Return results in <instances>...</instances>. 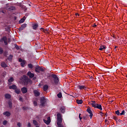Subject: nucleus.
I'll return each mask as SVG.
<instances>
[{"label": "nucleus", "mask_w": 127, "mask_h": 127, "mask_svg": "<svg viewBox=\"0 0 127 127\" xmlns=\"http://www.w3.org/2000/svg\"><path fill=\"white\" fill-rule=\"evenodd\" d=\"M7 10H9V11H11V10H14L15 9V7L14 6H11L9 8H7Z\"/></svg>", "instance_id": "f3484780"}, {"label": "nucleus", "mask_w": 127, "mask_h": 127, "mask_svg": "<svg viewBox=\"0 0 127 127\" xmlns=\"http://www.w3.org/2000/svg\"><path fill=\"white\" fill-rule=\"evenodd\" d=\"M35 71L37 73H40V71H41V72H43L44 71V69H43V68H42V67L38 65L35 67Z\"/></svg>", "instance_id": "20e7f679"}, {"label": "nucleus", "mask_w": 127, "mask_h": 127, "mask_svg": "<svg viewBox=\"0 0 127 127\" xmlns=\"http://www.w3.org/2000/svg\"><path fill=\"white\" fill-rule=\"evenodd\" d=\"M103 49H106V47H105V46H101L99 48V50H101V51L103 50Z\"/></svg>", "instance_id": "473e14b6"}, {"label": "nucleus", "mask_w": 127, "mask_h": 127, "mask_svg": "<svg viewBox=\"0 0 127 127\" xmlns=\"http://www.w3.org/2000/svg\"><path fill=\"white\" fill-rule=\"evenodd\" d=\"M33 29L34 30H36L37 29V28L38 27V24H34L32 25Z\"/></svg>", "instance_id": "6ab92c4d"}, {"label": "nucleus", "mask_w": 127, "mask_h": 127, "mask_svg": "<svg viewBox=\"0 0 127 127\" xmlns=\"http://www.w3.org/2000/svg\"><path fill=\"white\" fill-rule=\"evenodd\" d=\"M19 100L20 102H23V99H22V98L21 97H19Z\"/></svg>", "instance_id": "58836bf2"}, {"label": "nucleus", "mask_w": 127, "mask_h": 127, "mask_svg": "<svg viewBox=\"0 0 127 127\" xmlns=\"http://www.w3.org/2000/svg\"><path fill=\"white\" fill-rule=\"evenodd\" d=\"M44 122L46 125H49L50 123L51 122V120H50V117H48L47 120H46L45 119H44Z\"/></svg>", "instance_id": "1a4fd4ad"}, {"label": "nucleus", "mask_w": 127, "mask_h": 127, "mask_svg": "<svg viewBox=\"0 0 127 127\" xmlns=\"http://www.w3.org/2000/svg\"><path fill=\"white\" fill-rule=\"evenodd\" d=\"M97 104H98L96 103V102H95V101H93L92 103H91V106H92V107H93V108H96Z\"/></svg>", "instance_id": "5701e85b"}, {"label": "nucleus", "mask_w": 127, "mask_h": 127, "mask_svg": "<svg viewBox=\"0 0 127 127\" xmlns=\"http://www.w3.org/2000/svg\"><path fill=\"white\" fill-rule=\"evenodd\" d=\"M1 66L3 68H5V67H7V65L5 63H1Z\"/></svg>", "instance_id": "393cba45"}, {"label": "nucleus", "mask_w": 127, "mask_h": 127, "mask_svg": "<svg viewBox=\"0 0 127 127\" xmlns=\"http://www.w3.org/2000/svg\"><path fill=\"white\" fill-rule=\"evenodd\" d=\"M2 13H4V12L3 11H2Z\"/></svg>", "instance_id": "5fc2aeb1"}, {"label": "nucleus", "mask_w": 127, "mask_h": 127, "mask_svg": "<svg viewBox=\"0 0 127 127\" xmlns=\"http://www.w3.org/2000/svg\"><path fill=\"white\" fill-rule=\"evenodd\" d=\"M23 62V60H22V59H21V58H19V62Z\"/></svg>", "instance_id": "c03bdc74"}, {"label": "nucleus", "mask_w": 127, "mask_h": 127, "mask_svg": "<svg viewBox=\"0 0 127 127\" xmlns=\"http://www.w3.org/2000/svg\"><path fill=\"white\" fill-rule=\"evenodd\" d=\"M116 115H117V116H120V111L117 110V111H116Z\"/></svg>", "instance_id": "e433bc0d"}, {"label": "nucleus", "mask_w": 127, "mask_h": 127, "mask_svg": "<svg viewBox=\"0 0 127 127\" xmlns=\"http://www.w3.org/2000/svg\"><path fill=\"white\" fill-rule=\"evenodd\" d=\"M25 21V17H23L22 19H20V20L19 21V23H23L24 21Z\"/></svg>", "instance_id": "bb28decb"}, {"label": "nucleus", "mask_w": 127, "mask_h": 127, "mask_svg": "<svg viewBox=\"0 0 127 127\" xmlns=\"http://www.w3.org/2000/svg\"><path fill=\"white\" fill-rule=\"evenodd\" d=\"M26 26H27V24H23L21 25V26L19 28V30H23V29H24V28H25V27H26Z\"/></svg>", "instance_id": "4468645a"}, {"label": "nucleus", "mask_w": 127, "mask_h": 127, "mask_svg": "<svg viewBox=\"0 0 127 127\" xmlns=\"http://www.w3.org/2000/svg\"><path fill=\"white\" fill-rule=\"evenodd\" d=\"M6 124H7V121H4L3 122V126H5V125H6Z\"/></svg>", "instance_id": "4c0bfd02"}, {"label": "nucleus", "mask_w": 127, "mask_h": 127, "mask_svg": "<svg viewBox=\"0 0 127 127\" xmlns=\"http://www.w3.org/2000/svg\"><path fill=\"white\" fill-rule=\"evenodd\" d=\"M28 68H30V69H32V68H33L34 66L32 64H28Z\"/></svg>", "instance_id": "c85d7f7f"}, {"label": "nucleus", "mask_w": 127, "mask_h": 127, "mask_svg": "<svg viewBox=\"0 0 127 127\" xmlns=\"http://www.w3.org/2000/svg\"><path fill=\"white\" fill-rule=\"evenodd\" d=\"M21 91L23 94H26L27 93V88L24 87L21 89Z\"/></svg>", "instance_id": "9d476101"}, {"label": "nucleus", "mask_w": 127, "mask_h": 127, "mask_svg": "<svg viewBox=\"0 0 127 127\" xmlns=\"http://www.w3.org/2000/svg\"><path fill=\"white\" fill-rule=\"evenodd\" d=\"M33 92L35 97H38L40 96V93L39 92V91H38V90H34Z\"/></svg>", "instance_id": "9b49d317"}, {"label": "nucleus", "mask_w": 127, "mask_h": 127, "mask_svg": "<svg viewBox=\"0 0 127 127\" xmlns=\"http://www.w3.org/2000/svg\"><path fill=\"white\" fill-rule=\"evenodd\" d=\"M83 118L84 119V120H87V116H86L85 117V116H84Z\"/></svg>", "instance_id": "de8ad7c7"}, {"label": "nucleus", "mask_w": 127, "mask_h": 127, "mask_svg": "<svg viewBox=\"0 0 127 127\" xmlns=\"http://www.w3.org/2000/svg\"><path fill=\"white\" fill-rule=\"evenodd\" d=\"M79 120L81 121V120H82V118L81 117V114H79Z\"/></svg>", "instance_id": "a18cd8bd"}, {"label": "nucleus", "mask_w": 127, "mask_h": 127, "mask_svg": "<svg viewBox=\"0 0 127 127\" xmlns=\"http://www.w3.org/2000/svg\"><path fill=\"white\" fill-rule=\"evenodd\" d=\"M9 89H12V90H15L16 89H17V86L15 85V84H13L12 85H10L9 86Z\"/></svg>", "instance_id": "f8f14e48"}, {"label": "nucleus", "mask_w": 127, "mask_h": 127, "mask_svg": "<svg viewBox=\"0 0 127 127\" xmlns=\"http://www.w3.org/2000/svg\"><path fill=\"white\" fill-rule=\"evenodd\" d=\"M125 110H123L121 113H120V115L121 116H125Z\"/></svg>", "instance_id": "c9c22d12"}, {"label": "nucleus", "mask_w": 127, "mask_h": 127, "mask_svg": "<svg viewBox=\"0 0 127 127\" xmlns=\"http://www.w3.org/2000/svg\"><path fill=\"white\" fill-rule=\"evenodd\" d=\"M105 122H108V120H105Z\"/></svg>", "instance_id": "6e6d98bb"}, {"label": "nucleus", "mask_w": 127, "mask_h": 127, "mask_svg": "<svg viewBox=\"0 0 127 127\" xmlns=\"http://www.w3.org/2000/svg\"><path fill=\"white\" fill-rule=\"evenodd\" d=\"M29 5L30 6V4H29Z\"/></svg>", "instance_id": "4d7b16f0"}, {"label": "nucleus", "mask_w": 127, "mask_h": 127, "mask_svg": "<svg viewBox=\"0 0 127 127\" xmlns=\"http://www.w3.org/2000/svg\"><path fill=\"white\" fill-rule=\"evenodd\" d=\"M27 75L28 76V77H29V78H30L31 79H32V78H33V77H34V73H32L31 71H28L27 73Z\"/></svg>", "instance_id": "423d86ee"}, {"label": "nucleus", "mask_w": 127, "mask_h": 127, "mask_svg": "<svg viewBox=\"0 0 127 127\" xmlns=\"http://www.w3.org/2000/svg\"><path fill=\"white\" fill-rule=\"evenodd\" d=\"M5 75H6V72L5 71H3L1 74L2 77H5Z\"/></svg>", "instance_id": "72a5a7b5"}, {"label": "nucleus", "mask_w": 127, "mask_h": 127, "mask_svg": "<svg viewBox=\"0 0 127 127\" xmlns=\"http://www.w3.org/2000/svg\"><path fill=\"white\" fill-rule=\"evenodd\" d=\"M34 105L36 107V106H37V102L36 101H34L33 102Z\"/></svg>", "instance_id": "ea45409f"}, {"label": "nucleus", "mask_w": 127, "mask_h": 127, "mask_svg": "<svg viewBox=\"0 0 127 127\" xmlns=\"http://www.w3.org/2000/svg\"><path fill=\"white\" fill-rule=\"evenodd\" d=\"M53 77L54 78V81L55 84H58V82H59V78L57 77V75H53Z\"/></svg>", "instance_id": "39448f33"}, {"label": "nucleus", "mask_w": 127, "mask_h": 127, "mask_svg": "<svg viewBox=\"0 0 127 127\" xmlns=\"http://www.w3.org/2000/svg\"><path fill=\"white\" fill-rule=\"evenodd\" d=\"M8 105L9 109H12V102L10 100L8 101Z\"/></svg>", "instance_id": "aec40b11"}, {"label": "nucleus", "mask_w": 127, "mask_h": 127, "mask_svg": "<svg viewBox=\"0 0 127 127\" xmlns=\"http://www.w3.org/2000/svg\"><path fill=\"white\" fill-rule=\"evenodd\" d=\"M4 97H5V99H11V95L8 93L5 94Z\"/></svg>", "instance_id": "a211bd4d"}, {"label": "nucleus", "mask_w": 127, "mask_h": 127, "mask_svg": "<svg viewBox=\"0 0 127 127\" xmlns=\"http://www.w3.org/2000/svg\"><path fill=\"white\" fill-rule=\"evenodd\" d=\"M40 86H41V84H40V83L39 84V86L40 87Z\"/></svg>", "instance_id": "603ef678"}, {"label": "nucleus", "mask_w": 127, "mask_h": 127, "mask_svg": "<svg viewBox=\"0 0 127 127\" xmlns=\"http://www.w3.org/2000/svg\"><path fill=\"white\" fill-rule=\"evenodd\" d=\"M25 63H26V62L25 61H23V62H22L21 63V67H24V66L25 65Z\"/></svg>", "instance_id": "cd10ccee"}, {"label": "nucleus", "mask_w": 127, "mask_h": 127, "mask_svg": "<svg viewBox=\"0 0 127 127\" xmlns=\"http://www.w3.org/2000/svg\"><path fill=\"white\" fill-rule=\"evenodd\" d=\"M95 108H96L97 109H99V110H100L101 111L103 110V109L102 108V105H101V104H97Z\"/></svg>", "instance_id": "412c9836"}, {"label": "nucleus", "mask_w": 127, "mask_h": 127, "mask_svg": "<svg viewBox=\"0 0 127 127\" xmlns=\"http://www.w3.org/2000/svg\"><path fill=\"white\" fill-rule=\"evenodd\" d=\"M1 41H3L5 45H7V38L6 37H3L1 39Z\"/></svg>", "instance_id": "6e6552de"}, {"label": "nucleus", "mask_w": 127, "mask_h": 127, "mask_svg": "<svg viewBox=\"0 0 127 127\" xmlns=\"http://www.w3.org/2000/svg\"><path fill=\"white\" fill-rule=\"evenodd\" d=\"M17 126H18V127H21V124H20V123H18L17 124Z\"/></svg>", "instance_id": "a19ab883"}, {"label": "nucleus", "mask_w": 127, "mask_h": 127, "mask_svg": "<svg viewBox=\"0 0 127 127\" xmlns=\"http://www.w3.org/2000/svg\"><path fill=\"white\" fill-rule=\"evenodd\" d=\"M15 93H16V94H17L18 95L19 94H20V89L19 88H16L15 91H14Z\"/></svg>", "instance_id": "4be33fe9"}, {"label": "nucleus", "mask_w": 127, "mask_h": 127, "mask_svg": "<svg viewBox=\"0 0 127 127\" xmlns=\"http://www.w3.org/2000/svg\"><path fill=\"white\" fill-rule=\"evenodd\" d=\"M57 96L58 98H62V93L61 92H60L58 94Z\"/></svg>", "instance_id": "7c9ffc66"}, {"label": "nucleus", "mask_w": 127, "mask_h": 127, "mask_svg": "<svg viewBox=\"0 0 127 127\" xmlns=\"http://www.w3.org/2000/svg\"><path fill=\"white\" fill-rule=\"evenodd\" d=\"M40 30H41V31H44V29H43V28H41Z\"/></svg>", "instance_id": "49530a36"}, {"label": "nucleus", "mask_w": 127, "mask_h": 127, "mask_svg": "<svg viewBox=\"0 0 127 127\" xmlns=\"http://www.w3.org/2000/svg\"><path fill=\"white\" fill-rule=\"evenodd\" d=\"M57 126L59 127H63L62 125V117L60 113L57 114Z\"/></svg>", "instance_id": "f257e3e1"}, {"label": "nucleus", "mask_w": 127, "mask_h": 127, "mask_svg": "<svg viewBox=\"0 0 127 127\" xmlns=\"http://www.w3.org/2000/svg\"><path fill=\"white\" fill-rule=\"evenodd\" d=\"M76 103L78 105H81V104H83V100H76Z\"/></svg>", "instance_id": "a878e982"}, {"label": "nucleus", "mask_w": 127, "mask_h": 127, "mask_svg": "<svg viewBox=\"0 0 127 127\" xmlns=\"http://www.w3.org/2000/svg\"><path fill=\"white\" fill-rule=\"evenodd\" d=\"M2 52H3V51L2 50V49L0 48V53H2Z\"/></svg>", "instance_id": "37998d69"}, {"label": "nucleus", "mask_w": 127, "mask_h": 127, "mask_svg": "<svg viewBox=\"0 0 127 127\" xmlns=\"http://www.w3.org/2000/svg\"><path fill=\"white\" fill-rule=\"evenodd\" d=\"M65 110H66V109L64 106H62L60 108V111L62 114H64V113H65Z\"/></svg>", "instance_id": "2eb2a0df"}, {"label": "nucleus", "mask_w": 127, "mask_h": 127, "mask_svg": "<svg viewBox=\"0 0 127 127\" xmlns=\"http://www.w3.org/2000/svg\"><path fill=\"white\" fill-rule=\"evenodd\" d=\"M27 127H31V125L30 124V123H28Z\"/></svg>", "instance_id": "79ce46f5"}, {"label": "nucleus", "mask_w": 127, "mask_h": 127, "mask_svg": "<svg viewBox=\"0 0 127 127\" xmlns=\"http://www.w3.org/2000/svg\"><path fill=\"white\" fill-rule=\"evenodd\" d=\"M8 82L9 83H11L12 82H13V77H10L8 80Z\"/></svg>", "instance_id": "c756f323"}, {"label": "nucleus", "mask_w": 127, "mask_h": 127, "mask_svg": "<svg viewBox=\"0 0 127 127\" xmlns=\"http://www.w3.org/2000/svg\"><path fill=\"white\" fill-rule=\"evenodd\" d=\"M77 15H79V14H76V16H77Z\"/></svg>", "instance_id": "864d4df0"}, {"label": "nucleus", "mask_w": 127, "mask_h": 127, "mask_svg": "<svg viewBox=\"0 0 127 127\" xmlns=\"http://www.w3.org/2000/svg\"><path fill=\"white\" fill-rule=\"evenodd\" d=\"M3 115L4 116H5V117H9L11 115V114L8 111H6L3 113Z\"/></svg>", "instance_id": "dca6fc26"}, {"label": "nucleus", "mask_w": 127, "mask_h": 127, "mask_svg": "<svg viewBox=\"0 0 127 127\" xmlns=\"http://www.w3.org/2000/svg\"><path fill=\"white\" fill-rule=\"evenodd\" d=\"M15 48H16V49H18V46H16Z\"/></svg>", "instance_id": "8fccbe9b"}, {"label": "nucleus", "mask_w": 127, "mask_h": 127, "mask_svg": "<svg viewBox=\"0 0 127 127\" xmlns=\"http://www.w3.org/2000/svg\"><path fill=\"white\" fill-rule=\"evenodd\" d=\"M48 88H49L48 85H44V87H43L44 91H47V90H48Z\"/></svg>", "instance_id": "b1692460"}, {"label": "nucleus", "mask_w": 127, "mask_h": 127, "mask_svg": "<svg viewBox=\"0 0 127 127\" xmlns=\"http://www.w3.org/2000/svg\"><path fill=\"white\" fill-rule=\"evenodd\" d=\"M24 83L25 85H31L32 84V81L28 77H25L24 79Z\"/></svg>", "instance_id": "f03ea898"}, {"label": "nucleus", "mask_w": 127, "mask_h": 127, "mask_svg": "<svg viewBox=\"0 0 127 127\" xmlns=\"http://www.w3.org/2000/svg\"><path fill=\"white\" fill-rule=\"evenodd\" d=\"M12 57H13V56L10 55L8 58V60H11V59H12Z\"/></svg>", "instance_id": "f704fd0d"}, {"label": "nucleus", "mask_w": 127, "mask_h": 127, "mask_svg": "<svg viewBox=\"0 0 127 127\" xmlns=\"http://www.w3.org/2000/svg\"><path fill=\"white\" fill-rule=\"evenodd\" d=\"M33 123L34 125H35V126H38V123H37V121H36V120H33Z\"/></svg>", "instance_id": "2f4dec72"}, {"label": "nucleus", "mask_w": 127, "mask_h": 127, "mask_svg": "<svg viewBox=\"0 0 127 127\" xmlns=\"http://www.w3.org/2000/svg\"><path fill=\"white\" fill-rule=\"evenodd\" d=\"M19 6H21V3H19Z\"/></svg>", "instance_id": "3c124183"}, {"label": "nucleus", "mask_w": 127, "mask_h": 127, "mask_svg": "<svg viewBox=\"0 0 127 127\" xmlns=\"http://www.w3.org/2000/svg\"><path fill=\"white\" fill-rule=\"evenodd\" d=\"M87 112L89 114V117L90 119H92L93 118V112H92V110L90 108H88L87 109Z\"/></svg>", "instance_id": "0eeeda50"}, {"label": "nucleus", "mask_w": 127, "mask_h": 127, "mask_svg": "<svg viewBox=\"0 0 127 127\" xmlns=\"http://www.w3.org/2000/svg\"><path fill=\"white\" fill-rule=\"evenodd\" d=\"M77 88L79 89V90H86V86L84 85H78Z\"/></svg>", "instance_id": "ddd939ff"}, {"label": "nucleus", "mask_w": 127, "mask_h": 127, "mask_svg": "<svg viewBox=\"0 0 127 127\" xmlns=\"http://www.w3.org/2000/svg\"><path fill=\"white\" fill-rule=\"evenodd\" d=\"M47 101H48V99L45 97L41 98L40 103L41 106L44 107V106H45V103H46Z\"/></svg>", "instance_id": "7ed1b4c3"}, {"label": "nucleus", "mask_w": 127, "mask_h": 127, "mask_svg": "<svg viewBox=\"0 0 127 127\" xmlns=\"http://www.w3.org/2000/svg\"><path fill=\"white\" fill-rule=\"evenodd\" d=\"M97 26V25L96 24H93V27H96Z\"/></svg>", "instance_id": "09e8293b"}]
</instances>
